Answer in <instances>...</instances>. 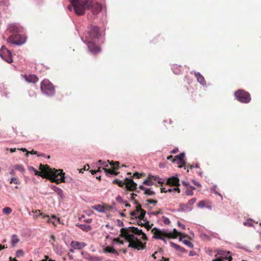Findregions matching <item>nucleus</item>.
<instances>
[{
    "instance_id": "obj_41",
    "label": "nucleus",
    "mask_w": 261,
    "mask_h": 261,
    "mask_svg": "<svg viewBox=\"0 0 261 261\" xmlns=\"http://www.w3.org/2000/svg\"><path fill=\"white\" fill-rule=\"evenodd\" d=\"M146 201L150 204H153L154 205L158 203V201L156 200H153V199H147Z\"/></svg>"
},
{
    "instance_id": "obj_59",
    "label": "nucleus",
    "mask_w": 261,
    "mask_h": 261,
    "mask_svg": "<svg viewBox=\"0 0 261 261\" xmlns=\"http://www.w3.org/2000/svg\"><path fill=\"white\" fill-rule=\"evenodd\" d=\"M84 221L87 223H90L92 222V219H88L86 220H84Z\"/></svg>"
},
{
    "instance_id": "obj_21",
    "label": "nucleus",
    "mask_w": 261,
    "mask_h": 261,
    "mask_svg": "<svg viewBox=\"0 0 261 261\" xmlns=\"http://www.w3.org/2000/svg\"><path fill=\"white\" fill-rule=\"evenodd\" d=\"M20 239L16 234H13L11 238V245L13 247H15L16 244L19 242Z\"/></svg>"
},
{
    "instance_id": "obj_11",
    "label": "nucleus",
    "mask_w": 261,
    "mask_h": 261,
    "mask_svg": "<svg viewBox=\"0 0 261 261\" xmlns=\"http://www.w3.org/2000/svg\"><path fill=\"white\" fill-rule=\"evenodd\" d=\"M23 28L18 24L11 23L9 25L8 30L11 33L18 34L22 32Z\"/></svg>"
},
{
    "instance_id": "obj_16",
    "label": "nucleus",
    "mask_w": 261,
    "mask_h": 261,
    "mask_svg": "<svg viewBox=\"0 0 261 261\" xmlns=\"http://www.w3.org/2000/svg\"><path fill=\"white\" fill-rule=\"evenodd\" d=\"M24 78L27 82L34 84L37 83L39 80L38 77L34 74L25 75Z\"/></svg>"
},
{
    "instance_id": "obj_34",
    "label": "nucleus",
    "mask_w": 261,
    "mask_h": 261,
    "mask_svg": "<svg viewBox=\"0 0 261 261\" xmlns=\"http://www.w3.org/2000/svg\"><path fill=\"white\" fill-rule=\"evenodd\" d=\"M180 207L184 211H185L187 210H189L191 211L192 209V208L191 207H189L187 204H181Z\"/></svg>"
},
{
    "instance_id": "obj_40",
    "label": "nucleus",
    "mask_w": 261,
    "mask_h": 261,
    "mask_svg": "<svg viewBox=\"0 0 261 261\" xmlns=\"http://www.w3.org/2000/svg\"><path fill=\"white\" fill-rule=\"evenodd\" d=\"M90 168V167L89 166L88 164H87L86 165H85L83 168H82L80 170H79V172H81V173H83V171H86V170H88Z\"/></svg>"
},
{
    "instance_id": "obj_12",
    "label": "nucleus",
    "mask_w": 261,
    "mask_h": 261,
    "mask_svg": "<svg viewBox=\"0 0 261 261\" xmlns=\"http://www.w3.org/2000/svg\"><path fill=\"white\" fill-rule=\"evenodd\" d=\"M125 187L129 191H133L136 190L137 184L132 179L125 178Z\"/></svg>"
},
{
    "instance_id": "obj_6",
    "label": "nucleus",
    "mask_w": 261,
    "mask_h": 261,
    "mask_svg": "<svg viewBox=\"0 0 261 261\" xmlns=\"http://www.w3.org/2000/svg\"><path fill=\"white\" fill-rule=\"evenodd\" d=\"M236 99L242 103H248L251 100L250 94L243 90H238L234 93Z\"/></svg>"
},
{
    "instance_id": "obj_47",
    "label": "nucleus",
    "mask_w": 261,
    "mask_h": 261,
    "mask_svg": "<svg viewBox=\"0 0 261 261\" xmlns=\"http://www.w3.org/2000/svg\"><path fill=\"white\" fill-rule=\"evenodd\" d=\"M142 236V239L144 241H147L148 240V238H147V237L146 236V235L143 232V233H141V234Z\"/></svg>"
},
{
    "instance_id": "obj_23",
    "label": "nucleus",
    "mask_w": 261,
    "mask_h": 261,
    "mask_svg": "<svg viewBox=\"0 0 261 261\" xmlns=\"http://www.w3.org/2000/svg\"><path fill=\"white\" fill-rule=\"evenodd\" d=\"M172 70L175 74H178L180 73L181 71V69L182 68L180 66H178L177 65H174L172 67Z\"/></svg>"
},
{
    "instance_id": "obj_56",
    "label": "nucleus",
    "mask_w": 261,
    "mask_h": 261,
    "mask_svg": "<svg viewBox=\"0 0 261 261\" xmlns=\"http://www.w3.org/2000/svg\"><path fill=\"white\" fill-rule=\"evenodd\" d=\"M178 226L179 227H181L183 229H186V226L184 224L178 222Z\"/></svg>"
},
{
    "instance_id": "obj_22",
    "label": "nucleus",
    "mask_w": 261,
    "mask_h": 261,
    "mask_svg": "<svg viewBox=\"0 0 261 261\" xmlns=\"http://www.w3.org/2000/svg\"><path fill=\"white\" fill-rule=\"evenodd\" d=\"M77 226L82 230L85 231H88L90 230L92 228L91 226L87 224H79L77 225Z\"/></svg>"
},
{
    "instance_id": "obj_9",
    "label": "nucleus",
    "mask_w": 261,
    "mask_h": 261,
    "mask_svg": "<svg viewBox=\"0 0 261 261\" xmlns=\"http://www.w3.org/2000/svg\"><path fill=\"white\" fill-rule=\"evenodd\" d=\"M8 42L15 45H21L24 41L22 39L21 36L18 34L11 35L7 39Z\"/></svg>"
},
{
    "instance_id": "obj_15",
    "label": "nucleus",
    "mask_w": 261,
    "mask_h": 261,
    "mask_svg": "<svg viewBox=\"0 0 261 261\" xmlns=\"http://www.w3.org/2000/svg\"><path fill=\"white\" fill-rule=\"evenodd\" d=\"M179 179L176 177H172L169 178H168V179L167 181V184L168 185L172 186H175V187H178L179 186Z\"/></svg>"
},
{
    "instance_id": "obj_24",
    "label": "nucleus",
    "mask_w": 261,
    "mask_h": 261,
    "mask_svg": "<svg viewBox=\"0 0 261 261\" xmlns=\"http://www.w3.org/2000/svg\"><path fill=\"white\" fill-rule=\"evenodd\" d=\"M36 212L39 213V215H41L42 217V218L46 221L47 222L50 223V219L48 215H46L41 212L40 210H36Z\"/></svg>"
},
{
    "instance_id": "obj_14",
    "label": "nucleus",
    "mask_w": 261,
    "mask_h": 261,
    "mask_svg": "<svg viewBox=\"0 0 261 261\" xmlns=\"http://www.w3.org/2000/svg\"><path fill=\"white\" fill-rule=\"evenodd\" d=\"M168 233L169 238L175 239L178 236H179V240H182L184 238H185L187 236L181 234L180 232H178L176 230V229H174L173 233L168 232Z\"/></svg>"
},
{
    "instance_id": "obj_25",
    "label": "nucleus",
    "mask_w": 261,
    "mask_h": 261,
    "mask_svg": "<svg viewBox=\"0 0 261 261\" xmlns=\"http://www.w3.org/2000/svg\"><path fill=\"white\" fill-rule=\"evenodd\" d=\"M195 189V187L192 186H190L189 188H187L185 194L186 195L189 196V195H193V190Z\"/></svg>"
},
{
    "instance_id": "obj_3",
    "label": "nucleus",
    "mask_w": 261,
    "mask_h": 261,
    "mask_svg": "<svg viewBox=\"0 0 261 261\" xmlns=\"http://www.w3.org/2000/svg\"><path fill=\"white\" fill-rule=\"evenodd\" d=\"M73 7L75 13L78 15H83L86 9H90L93 15H97L101 10V6L99 3H94L90 0H70Z\"/></svg>"
},
{
    "instance_id": "obj_37",
    "label": "nucleus",
    "mask_w": 261,
    "mask_h": 261,
    "mask_svg": "<svg viewBox=\"0 0 261 261\" xmlns=\"http://www.w3.org/2000/svg\"><path fill=\"white\" fill-rule=\"evenodd\" d=\"M205 206V202L203 200L200 201L198 204V206L199 208H202V207H204Z\"/></svg>"
},
{
    "instance_id": "obj_63",
    "label": "nucleus",
    "mask_w": 261,
    "mask_h": 261,
    "mask_svg": "<svg viewBox=\"0 0 261 261\" xmlns=\"http://www.w3.org/2000/svg\"><path fill=\"white\" fill-rule=\"evenodd\" d=\"M50 223H51L55 226L57 225V223L56 222L55 220H52L51 219H50Z\"/></svg>"
},
{
    "instance_id": "obj_28",
    "label": "nucleus",
    "mask_w": 261,
    "mask_h": 261,
    "mask_svg": "<svg viewBox=\"0 0 261 261\" xmlns=\"http://www.w3.org/2000/svg\"><path fill=\"white\" fill-rule=\"evenodd\" d=\"M185 156V153H181L179 155H176L174 160H173L172 162L175 163L177 160H179L180 158H184Z\"/></svg>"
},
{
    "instance_id": "obj_46",
    "label": "nucleus",
    "mask_w": 261,
    "mask_h": 261,
    "mask_svg": "<svg viewBox=\"0 0 261 261\" xmlns=\"http://www.w3.org/2000/svg\"><path fill=\"white\" fill-rule=\"evenodd\" d=\"M30 153L31 154H37V152L36 151H34V150H32V151H27V156H28V154Z\"/></svg>"
},
{
    "instance_id": "obj_48",
    "label": "nucleus",
    "mask_w": 261,
    "mask_h": 261,
    "mask_svg": "<svg viewBox=\"0 0 261 261\" xmlns=\"http://www.w3.org/2000/svg\"><path fill=\"white\" fill-rule=\"evenodd\" d=\"M100 168H98V170H90V172H91V173L92 175H94V174H96L98 172H100Z\"/></svg>"
},
{
    "instance_id": "obj_8",
    "label": "nucleus",
    "mask_w": 261,
    "mask_h": 261,
    "mask_svg": "<svg viewBox=\"0 0 261 261\" xmlns=\"http://www.w3.org/2000/svg\"><path fill=\"white\" fill-rule=\"evenodd\" d=\"M0 56L4 60L9 63H11L13 62L10 51L5 46H3L0 49Z\"/></svg>"
},
{
    "instance_id": "obj_38",
    "label": "nucleus",
    "mask_w": 261,
    "mask_h": 261,
    "mask_svg": "<svg viewBox=\"0 0 261 261\" xmlns=\"http://www.w3.org/2000/svg\"><path fill=\"white\" fill-rule=\"evenodd\" d=\"M196 199L195 198H193L189 200L187 203L188 205H191L193 204L196 202Z\"/></svg>"
},
{
    "instance_id": "obj_55",
    "label": "nucleus",
    "mask_w": 261,
    "mask_h": 261,
    "mask_svg": "<svg viewBox=\"0 0 261 261\" xmlns=\"http://www.w3.org/2000/svg\"><path fill=\"white\" fill-rule=\"evenodd\" d=\"M161 192L162 193H166L168 192V189H166L165 188H162L161 189Z\"/></svg>"
},
{
    "instance_id": "obj_2",
    "label": "nucleus",
    "mask_w": 261,
    "mask_h": 261,
    "mask_svg": "<svg viewBox=\"0 0 261 261\" xmlns=\"http://www.w3.org/2000/svg\"><path fill=\"white\" fill-rule=\"evenodd\" d=\"M34 171L35 175H39L42 178L47 179L52 182H56L59 184L65 181V173L63 170H57L55 168L51 169L47 165L40 164L39 169L40 170L39 173L36 169L32 167Z\"/></svg>"
},
{
    "instance_id": "obj_19",
    "label": "nucleus",
    "mask_w": 261,
    "mask_h": 261,
    "mask_svg": "<svg viewBox=\"0 0 261 261\" xmlns=\"http://www.w3.org/2000/svg\"><path fill=\"white\" fill-rule=\"evenodd\" d=\"M92 208L95 210L99 212H104L106 210V207L105 206L101 205L100 204H96L93 206H92Z\"/></svg>"
},
{
    "instance_id": "obj_43",
    "label": "nucleus",
    "mask_w": 261,
    "mask_h": 261,
    "mask_svg": "<svg viewBox=\"0 0 261 261\" xmlns=\"http://www.w3.org/2000/svg\"><path fill=\"white\" fill-rule=\"evenodd\" d=\"M143 174H141L138 172H135L133 174V177H136L137 178H140L142 176H143Z\"/></svg>"
},
{
    "instance_id": "obj_30",
    "label": "nucleus",
    "mask_w": 261,
    "mask_h": 261,
    "mask_svg": "<svg viewBox=\"0 0 261 261\" xmlns=\"http://www.w3.org/2000/svg\"><path fill=\"white\" fill-rule=\"evenodd\" d=\"M181 241H182L183 243H184L185 245L188 246L189 247L191 248L193 247V245L191 242V241L190 240H182Z\"/></svg>"
},
{
    "instance_id": "obj_29",
    "label": "nucleus",
    "mask_w": 261,
    "mask_h": 261,
    "mask_svg": "<svg viewBox=\"0 0 261 261\" xmlns=\"http://www.w3.org/2000/svg\"><path fill=\"white\" fill-rule=\"evenodd\" d=\"M138 217L140 220H144V218L146 214V211L145 210H141V212H139Z\"/></svg>"
},
{
    "instance_id": "obj_58",
    "label": "nucleus",
    "mask_w": 261,
    "mask_h": 261,
    "mask_svg": "<svg viewBox=\"0 0 261 261\" xmlns=\"http://www.w3.org/2000/svg\"><path fill=\"white\" fill-rule=\"evenodd\" d=\"M173 191H177L178 193L180 192V189L178 188V187H176L174 188H173Z\"/></svg>"
},
{
    "instance_id": "obj_53",
    "label": "nucleus",
    "mask_w": 261,
    "mask_h": 261,
    "mask_svg": "<svg viewBox=\"0 0 261 261\" xmlns=\"http://www.w3.org/2000/svg\"><path fill=\"white\" fill-rule=\"evenodd\" d=\"M223 260H224V258L222 257H220L219 258H216V259H214L213 260V261H223Z\"/></svg>"
},
{
    "instance_id": "obj_54",
    "label": "nucleus",
    "mask_w": 261,
    "mask_h": 261,
    "mask_svg": "<svg viewBox=\"0 0 261 261\" xmlns=\"http://www.w3.org/2000/svg\"><path fill=\"white\" fill-rule=\"evenodd\" d=\"M177 250H179V251L181 252H186V250L183 248V247H181L180 246V248H178Z\"/></svg>"
},
{
    "instance_id": "obj_52",
    "label": "nucleus",
    "mask_w": 261,
    "mask_h": 261,
    "mask_svg": "<svg viewBox=\"0 0 261 261\" xmlns=\"http://www.w3.org/2000/svg\"><path fill=\"white\" fill-rule=\"evenodd\" d=\"M116 200H117V201L119 202H123L122 198L120 196H118L117 197Z\"/></svg>"
},
{
    "instance_id": "obj_4",
    "label": "nucleus",
    "mask_w": 261,
    "mask_h": 261,
    "mask_svg": "<svg viewBox=\"0 0 261 261\" xmlns=\"http://www.w3.org/2000/svg\"><path fill=\"white\" fill-rule=\"evenodd\" d=\"M101 36L99 28L97 26L90 25L88 27L85 38L89 50L94 54L100 51V47L96 44V40Z\"/></svg>"
},
{
    "instance_id": "obj_64",
    "label": "nucleus",
    "mask_w": 261,
    "mask_h": 261,
    "mask_svg": "<svg viewBox=\"0 0 261 261\" xmlns=\"http://www.w3.org/2000/svg\"><path fill=\"white\" fill-rule=\"evenodd\" d=\"M106 207V210H111L112 208V207L111 206L109 205H105Z\"/></svg>"
},
{
    "instance_id": "obj_49",
    "label": "nucleus",
    "mask_w": 261,
    "mask_h": 261,
    "mask_svg": "<svg viewBox=\"0 0 261 261\" xmlns=\"http://www.w3.org/2000/svg\"><path fill=\"white\" fill-rule=\"evenodd\" d=\"M144 227L147 229L149 230L151 228V226L149 224V222L147 221L146 223H145Z\"/></svg>"
},
{
    "instance_id": "obj_26",
    "label": "nucleus",
    "mask_w": 261,
    "mask_h": 261,
    "mask_svg": "<svg viewBox=\"0 0 261 261\" xmlns=\"http://www.w3.org/2000/svg\"><path fill=\"white\" fill-rule=\"evenodd\" d=\"M125 180L124 181H122L118 179H115L113 180V184L118 185L120 187H123L124 185H125Z\"/></svg>"
},
{
    "instance_id": "obj_13",
    "label": "nucleus",
    "mask_w": 261,
    "mask_h": 261,
    "mask_svg": "<svg viewBox=\"0 0 261 261\" xmlns=\"http://www.w3.org/2000/svg\"><path fill=\"white\" fill-rule=\"evenodd\" d=\"M70 245L74 249L80 250L85 247L86 244L84 242L73 241L71 242Z\"/></svg>"
},
{
    "instance_id": "obj_27",
    "label": "nucleus",
    "mask_w": 261,
    "mask_h": 261,
    "mask_svg": "<svg viewBox=\"0 0 261 261\" xmlns=\"http://www.w3.org/2000/svg\"><path fill=\"white\" fill-rule=\"evenodd\" d=\"M175 163L178 165V167L180 168L185 166L186 165V162L184 161V158L179 159V160H177Z\"/></svg>"
},
{
    "instance_id": "obj_18",
    "label": "nucleus",
    "mask_w": 261,
    "mask_h": 261,
    "mask_svg": "<svg viewBox=\"0 0 261 261\" xmlns=\"http://www.w3.org/2000/svg\"><path fill=\"white\" fill-rule=\"evenodd\" d=\"M195 77L197 78V81L201 84V85H205L206 81L204 78V77L199 72H195L194 74Z\"/></svg>"
},
{
    "instance_id": "obj_1",
    "label": "nucleus",
    "mask_w": 261,
    "mask_h": 261,
    "mask_svg": "<svg viewBox=\"0 0 261 261\" xmlns=\"http://www.w3.org/2000/svg\"><path fill=\"white\" fill-rule=\"evenodd\" d=\"M141 233H143L141 229H139L137 227H129L128 228H121L120 236L124 238L129 242L128 247L140 250L146 248V243H142L140 240L135 237L133 234L140 236Z\"/></svg>"
},
{
    "instance_id": "obj_51",
    "label": "nucleus",
    "mask_w": 261,
    "mask_h": 261,
    "mask_svg": "<svg viewBox=\"0 0 261 261\" xmlns=\"http://www.w3.org/2000/svg\"><path fill=\"white\" fill-rule=\"evenodd\" d=\"M188 167L190 168V169H192L193 168H198L199 166H198V164H196L195 165H189L188 166Z\"/></svg>"
},
{
    "instance_id": "obj_10",
    "label": "nucleus",
    "mask_w": 261,
    "mask_h": 261,
    "mask_svg": "<svg viewBox=\"0 0 261 261\" xmlns=\"http://www.w3.org/2000/svg\"><path fill=\"white\" fill-rule=\"evenodd\" d=\"M151 231L153 233V238L154 239L161 240L163 239L164 237L168 238V232L156 228H153Z\"/></svg>"
},
{
    "instance_id": "obj_39",
    "label": "nucleus",
    "mask_w": 261,
    "mask_h": 261,
    "mask_svg": "<svg viewBox=\"0 0 261 261\" xmlns=\"http://www.w3.org/2000/svg\"><path fill=\"white\" fill-rule=\"evenodd\" d=\"M170 243L171 246L172 247L174 248L176 250H177L178 248H180V246L179 245H178L177 244H176L172 242H170Z\"/></svg>"
},
{
    "instance_id": "obj_61",
    "label": "nucleus",
    "mask_w": 261,
    "mask_h": 261,
    "mask_svg": "<svg viewBox=\"0 0 261 261\" xmlns=\"http://www.w3.org/2000/svg\"><path fill=\"white\" fill-rule=\"evenodd\" d=\"M173 156L172 155H170L167 157V159L170 161H173Z\"/></svg>"
},
{
    "instance_id": "obj_32",
    "label": "nucleus",
    "mask_w": 261,
    "mask_h": 261,
    "mask_svg": "<svg viewBox=\"0 0 261 261\" xmlns=\"http://www.w3.org/2000/svg\"><path fill=\"white\" fill-rule=\"evenodd\" d=\"M144 194L148 195H153L155 194V192L153 191H151L149 189H146L144 191Z\"/></svg>"
},
{
    "instance_id": "obj_5",
    "label": "nucleus",
    "mask_w": 261,
    "mask_h": 261,
    "mask_svg": "<svg viewBox=\"0 0 261 261\" xmlns=\"http://www.w3.org/2000/svg\"><path fill=\"white\" fill-rule=\"evenodd\" d=\"M41 90L42 93L48 96H53L55 93V87L48 80H44L41 83Z\"/></svg>"
},
{
    "instance_id": "obj_42",
    "label": "nucleus",
    "mask_w": 261,
    "mask_h": 261,
    "mask_svg": "<svg viewBox=\"0 0 261 261\" xmlns=\"http://www.w3.org/2000/svg\"><path fill=\"white\" fill-rule=\"evenodd\" d=\"M139 212H136V210H135L134 211L132 212L131 213H130V215L132 216V217H135V218H137L138 217V216L139 215Z\"/></svg>"
},
{
    "instance_id": "obj_62",
    "label": "nucleus",
    "mask_w": 261,
    "mask_h": 261,
    "mask_svg": "<svg viewBox=\"0 0 261 261\" xmlns=\"http://www.w3.org/2000/svg\"><path fill=\"white\" fill-rule=\"evenodd\" d=\"M68 256L69 258V259H73V256L72 255L70 254L69 253H68Z\"/></svg>"
},
{
    "instance_id": "obj_36",
    "label": "nucleus",
    "mask_w": 261,
    "mask_h": 261,
    "mask_svg": "<svg viewBox=\"0 0 261 261\" xmlns=\"http://www.w3.org/2000/svg\"><path fill=\"white\" fill-rule=\"evenodd\" d=\"M10 183L11 184H19L18 179L17 178H11Z\"/></svg>"
},
{
    "instance_id": "obj_50",
    "label": "nucleus",
    "mask_w": 261,
    "mask_h": 261,
    "mask_svg": "<svg viewBox=\"0 0 261 261\" xmlns=\"http://www.w3.org/2000/svg\"><path fill=\"white\" fill-rule=\"evenodd\" d=\"M178 151V148H175L174 149L172 150L170 153L171 154H175Z\"/></svg>"
},
{
    "instance_id": "obj_17",
    "label": "nucleus",
    "mask_w": 261,
    "mask_h": 261,
    "mask_svg": "<svg viewBox=\"0 0 261 261\" xmlns=\"http://www.w3.org/2000/svg\"><path fill=\"white\" fill-rule=\"evenodd\" d=\"M103 252L104 253H110L115 254L116 255H119L118 252L114 247L111 246L106 247L103 250Z\"/></svg>"
},
{
    "instance_id": "obj_35",
    "label": "nucleus",
    "mask_w": 261,
    "mask_h": 261,
    "mask_svg": "<svg viewBox=\"0 0 261 261\" xmlns=\"http://www.w3.org/2000/svg\"><path fill=\"white\" fill-rule=\"evenodd\" d=\"M98 163L101 164V165H103V168H107L109 167V163L107 161V162H103L101 160H99L98 161Z\"/></svg>"
},
{
    "instance_id": "obj_45",
    "label": "nucleus",
    "mask_w": 261,
    "mask_h": 261,
    "mask_svg": "<svg viewBox=\"0 0 261 261\" xmlns=\"http://www.w3.org/2000/svg\"><path fill=\"white\" fill-rule=\"evenodd\" d=\"M136 210L137 212H141V210H144L141 208V205L139 204L136 206Z\"/></svg>"
},
{
    "instance_id": "obj_7",
    "label": "nucleus",
    "mask_w": 261,
    "mask_h": 261,
    "mask_svg": "<svg viewBox=\"0 0 261 261\" xmlns=\"http://www.w3.org/2000/svg\"><path fill=\"white\" fill-rule=\"evenodd\" d=\"M109 163V165L112 166V169H107L106 168H102V169L104 170L107 176H109L110 175H117L118 174V172H116L115 170L118 169L119 168V162H114L111 161V162L109 161H108Z\"/></svg>"
},
{
    "instance_id": "obj_33",
    "label": "nucleus",
    "mask_w": 261,
    "mask_h": 261,
    "mask_svg": "<svg viewBox=\"0 0 261 261\" xmlns=\"http://www.w3.org/2000/svg\"><path fill=\"white\" fill-rule=\"evenodd\" d=\"M14 168L20 172H23L24 171L23 167L21 165H16L14 166Z\"/></svg>"
},
{
    "instance_id": "obj_60",
    "label": "nucleus",
    "mask_w": 261,
    "mask_h": 261,
    "mask_svg": "<svg viewBox=\"0 0 261 261\" xmlns=\"http://www.w3.org/2000/svg\"><path fill=\"white\" fill-rule=\"evenodd\" d=\"M137 196V194L133 193L131 194V198L133 200H134L135 198V197Z\"/></svg>"
},
{
    "instance_id": "obj_57",
    "label": "nucleus",
    "mask_w": 261,
    "mask_h": 261,
    "mask_svg": "<svg viewBox=\"0 0 261 261\" xmlns=\"http://www.w3.org/2000/svg\"><path fill=\"white\" fill-rule=\"evenodd\" d=\"M164 222L165 224H169L170 223V220H169L168 218H165L164 219Z\"/></svg>"
},
{
    "instance_id": "obj_44",
    "label": "nucleus",
    "mask_w": 261,
    "mask_h": 261,
    "mask_svg": "<svg viewBox=\"0 0 261 261\" xmlns=\"http://www.w3.org/2000/svg\"><path fill=\"white\" fill-rule=\"evenodd\" d=\"M113 241L117 242V243H119L120 244H122V245H123L124 244L123 241L120 240L119 238H115L113 240Z\"/></svg>"
},
{
    "instance_id": "obj_20",
    "label": "nucleus",
    "mask_w": 261,
    "mask_h": 261,
    "mask_svg": "<svg viewBox=\"0 0 261 261\" xmlns=\"http://www.w3.org/2000/svg\"><path fill=\"white\" fill-rule=\"evenodd\" d=\"M154 176L149 175L148 178L143 181V184L147 186H152L153 184L152 180H155Z\"/></svg>"
},
{
    "instance_id": "obj_31",
    "label": "nucleus",
    "mask_w": 261,
    "mask_h": 261,
    "mask_svg": "<svg viewBox=\"0 0 261 261\" xmlns=\"http://www.w3.org/2000/svg\"><path fill=\"white\" fill-rule=\"evenodd\" d=\"M12 211V209L9 207H6L3 209V212L6 215H9Z\"/></svg>"
}]
</instances>
